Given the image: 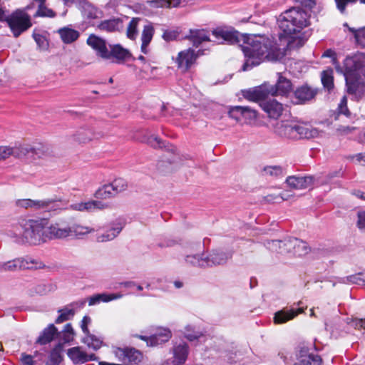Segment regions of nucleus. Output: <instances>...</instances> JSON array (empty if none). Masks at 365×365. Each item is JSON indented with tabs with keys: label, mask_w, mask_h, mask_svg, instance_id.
<instances>
[{
	"label": "nucleus",
	"mask_w": 365,
	"mask_h": 365,
	"mask_svg": "<svg viewBox=\"0 0 365 365\" xmlns=\"http://www.w3.org/2000/svg\"><path fill=\"white\" fill-rule=\"evenodd\" d=\"M214 42L228 44L240 43L245 58L242 71H246L259 66L264 61H277L284 56L277 42L269 37L261 35L241 34L228 28L217 27L212 31Z\"/></svg>",
	"instance_id": "nucleus-1"
},
{
	"label": "nucleus",
	"mask_w": 365,
	"mask_h": 365,
	"mask_svg": "<svg viewBox=\"0 0 365 365\" xmlns=\"http://www.w3.org/2000/svg\"><path fill=\"white\" fill-rule=\"evenodd\" d=\"M47 225L46 219H21L6 231V235L16 243L39 245L48 237Z\"/></svg>",
	"instance_id": "nucleus-2"
},
{
	"label": "nucleus",
	"mask_w": 365,
	"mask_h": 365,
	"mask_svg": "<svg viewBox=\"0 0 365 365\" xmlns=\"http://www.w3.org/2000/svg\"><path fill=\"white\" fill-rule=\"evenodd\" d=\"M309 15L302 9L292 8L281 14L279 27L283 34L293 37L309 24Z\"/></svg>",
	"instance_id": "nucleus-3"
},
{
	"label": "nucleus",
	"mask_w": 365,
	"mask_h": 365,
	"mask_svg": "<svg viewBox=\"0 0 365 365\" xmlns=\"http://www.w3.org/2000/svg\"><path fill=\"white\" fill-rule=\"evenodd\" d=\"M338 72L344 74L346 83L349 81L356 78L365 71V53H357L352 56L346 57L344 61V66H336Z\"/></svg>",
	"instance_id": "nucleus-4"
},
{
	"label": "nucleus",
	"mask_w": 365,
	"mask_h": 365,
	"mask_svg": "<svg viewBox=\"0 0 365 365\" xmlns=\"http://www.w3.org/2000/svg\"><path fill=\"white\" fill-rule=\"evenodd\" d=\"M7 23L16 38L32 26L29 14L22 11H17L9 16Z\"/></svg>",
	"instance_id": "nucleus-5"
},
{
	"label": "nucleus",
	"mask_w": 365,
	"mask_h": 365,
	"mask_svg": "<svg viewBox=\"0 0 365 365\" xmlns=\"http://www.w3.org/2000/svg\"><path fill=\"white\" fill-rule=\"evenodd\" d=\"M43 155V151L40 148L22 146L19 148H10L6 146L0 147V160H4L10 155H14L16 158H21L23 156H29L31 158H41Z\"/></svg>",
	"instance_id": "nucleus-6"
},
{
	"label": "nucleus",
	"mask_w": 365,
	"mask_h": 365,
	"mask_svg": "<svg viewBox=\"0 0 365 365\" xmlns=\"http://www.w3.org/2000/svg\"><path fill=\"white\" fill-rule=\"evenodd\" d=\"M311 349L304 344L298 347L296 356L299 365H322V358L311 352Z\"/></svg>",
	"instance_id": "nucleus-7"
},
{
	"label": "nucleus",
	"mask_w": 365,
	"mask_h": 365,
	"mask_svg": "<svg viewBox=\"0 0 365 365\" xmlns=\"http://www.w3.org/2000/svg\"><path fill=\"white\" fill-rule=\"evenodd\" d=\"M202 54V51L200 50L196 53L193 49L188 48L178 53L175 63L178 68L185 72L190 68L195 63L197 58Z\"/></svg>",
	"instance_id": "nucleus-8"
},
{
	"label": "nucleus",
	"mask_w": 365,
	"mask_h": 365,
	"mask_svg": "<svg viewBox=\"0 0 365 365\" xmlns=\"http://www.w3.org/2000/svg\"><path fill=\"white\" fill-rule=\"evenodd\" d=\"M127 182L123 178L115 179L112 183L105 185L98 189L96 192V196L101 198H108L125 190L127 188Z\"/></svg>",
	"instance_id": "nucleus-9"
},
{
	"label": "nucleus",
	"mask_w": 365,
	"mask_h": 365,
	"mask_svg": "<svg viewBox=\"0 0 365 365\" xmlns=\"http://www.w3.org/2000/svg\"><path fill=\"white\" fill-rule=\"evenodd\" d=\"M91 323V319L88 316H84L81 322V328L85 334L82 341L88 347L96 351L99 349L103 344V341L90 333L88 326Z\"/></svg>",
	"instance_id": "nucleus-10"
},
{
	"label": "nucleus",
	"mask_w": 365,
	"mask_h": 365,
	"mask_svg": "<svg viewBox=\"0 0 365 365\" xmlns=\"http://www.w3.org/2000/svg\"><path fill=\"white\" fill-rule=\"evenodd\" d=\"M46 239H61L71 236V225L64 220L58 221L50 226L46 225Z\"/></svg>",
	"instance_id": "nucleus-11"
},
{
	"label": "nucleus",
	"mask_w": 365,
	"mask_h": 365,
	"mask_svg": "<svg viewBox=\"0 0 365 365\" xmlns=\"http://www.w3.org/2000/svg\"><path fill=\"white\" fill-rule=\"evenodd\" d=\"M278 79L274 86L268 88V93L272 96H287L292 91V84L287 78L278 73Z\"/></svg>",
	"instance_id": "nucleus-12"
},
{
	"label": "nucleus",
	"mask_w": 365,
	"mask_h": 365,
	"mask_svg": "<svg viewBox=\"0 0 365 365\" xmlns=\"http://www.w3.org/2000/svg\"><path fill=\"white\" fill-rule=\"evenodd\" d=\"M37 268L33 260L29 261L24 258H17L6 262L0 263V271L14 272L19 269Z\"/></svg>",
	"instance_id": "nucleus-13"
},
{
	"label": "nucleus",
	"mask_w": 365,
	"mask_h": 365,
	"mask_svg": "<svg viewBox=\"0 0 365 365\" xmlns=\"http://www.w3.org/2000/svg\"><path fill=\"white\" fill-rule=\"evenodd\" d=\"M128 19V16H124L121 18L118 17L104 20L97 25V29L101 31L108 33L120 31L123 29L124 21Z\"/></svg>",
	"instance_id": "nucleus-14"
},
{
	"label": "nucleus",
	"mask_w": 365,
	"mask_h": 365,
	"mask_svg": "<svg viewBox=\"0 0 365 365\" xmlns=\"http://www.w3.org/2000/svg\"><path fill=\"white\" fill-rule=\"evenodd\" d=\"M284 245L290 248L289 255L296 257L304 256L310 251V247L307 245V243L298 238H288V242Z\"/></svg>",
	"instance_id": "nucleus-15"
},
{
	"label": "nucleus",
	"mask_w": 365,
	"mask_h": 365,
	"mask_svg": "<svg viewBox=\"0 0 365 365\" xmlns=\"http://www.w3.org/2000/svg\"><path fill=\"white\" fill-rule=\"evenodd\" d=\"M259 106L268 116L273 119L280 117L284 110L283 105L275 99L266 98L259 103Z\"/></svg>",
	"instance_id": "nucleus-16"
},
{
	"label": "nucleus",
	"mask_w": 365,
	"mask_h": 365,
	"mask_svg": "<svg viewBox=\"0 0 365 365\" xmlns=\"http://www.w3.org/2000/svg\"><path fill=\"white\" fill-rule=\"evenodd\" d=\"M171 336V331L168 329L159 328L158 329L156 332L152 334L150 336L147 337L140 336V338L145 341L148 345L154 346L167 342L168 341H169Z\"/></svg>",
	"instance_id": "nucleus-17"
},
{
	"label": "nucleus",
	"mask_w": 365,
	"mask_h": 365,
	"mask_svg": "<svg viewBox=\"0 0 365 365\" xmlns=\"http://www.w3.org/2000/svg\"><path fill=\"white\" fill-rule=\"evenodd\" d=\"M86 43L96 51L98 56L106 59L108 56L109 48L105 39L98 37L95 34H91L87 38Z\"/></svg>",
	"instance_id": "nucleus-18"
},
{
	"label": "nucleus",
	"mask_w": 365,
	"mask_h": 365,
	"mask_svg": "<svg viewBox=\"0 0 365 365\" xmlns=\"http://www.w3.org/2000/svg\"><path fill=\"white\" fill-rule=\"evenodd\" d=\"M274 133L280 137L296 140L295 123L293 121H280L274 126Z\"/></svg>",
	"instance_id": "nucleus-19"
},
{
	"label": "nucleus",
	"mask_w": 365,
	"mask_h": 365,
	"mask_svg": "<svg viewBox=\"0 0 365 365\" xmlns=\"http://www.w3.org/2000/svg\"><path fill=\"white\" fill-rule=\"evenodd\" d=\"M296 140L314 138L319 135L317 128L307 123H295Z\"/></svg>",
	"instance_id": "nucleus-20"
},
{
	"label": "nucleus",
	"mask_w": 365,
	"mask_h": 365,
	"mask_svg": "<svg viewBox=\"0 0 365 365\" xmlns=\"http://www.w3.org/2000/svg\"><path fill=\"white\" fill-rule=\"evenodd\" d=\"M304 312L303 308H284L274 314L273 320L274 324H279L287 322L289 320L293 319L296 317L299 314H301Z\"/></svg>",
	"instance_id": "nucleus-21"
},
{
	"label": "nucleus",
	"mask_w": 365,
	"mask_h": 365,
	"mask_svg": "<svg viewBox=\"0 0 365 365\" xmlns=\"http://www.w3.org/2000/svg\"><path fill=\"white\" fill-rule=\"evenodd\" d=\"M123 227V223L119 220L113 222L107 227L105 233L99 235L97 237V241L99 242H105L113 240L119 235Z\"/></svg>",
	"instance_id": "nucleus-22"
},
{
	"label": "nucleus",
	"mask_w": 365,
	"mask_h": 365,
	"mask_svg": "<svg viewBox=\"0 0 365 365\" xmlns=\"http://www.w3.org/2000/svg\"><path fill=\"white\" fill-rule=\"evenodd\" d=\"M232 252H224L219 250H212L208 255H206L207 267L225 264L232 257Z\"/></svg>",
	"instance_id": "nucleus-23"
},
{
	"label": "nucleus",
	"mask_w": 365,
	"mask_h": 365,
	"mask_svg": "<svg viewBox=\"0 0 365 365\" xmlns=\"http://www.w3.org/2000/svg\"><path fill=\"white\" fill-rule=\"evenodd\" d=\"M313 180L312 176L292 175L287 178L286 182L291 188L302 190L312 186Z\"/></svg>",
	"instance_id": "nucleus-24"
},
{
	"label": "nucleus",
	"mask_w": 365,
	"mask_h": 365,
	"mask_svg": "<svg viewBox=\"0 0 365 365\" xmlns=\"http://www.w3.org/2000/svg\"><path fill=\"white\" fill-rule=\"evenodd\" d=\"M189 354V346L185 342L175 344L173 348V364L182 365L185 364Z\"/></svg>",
	"instance_id": "nucleus-25"
},
{
	"label": "nucleus",
	"mask_w": 365,
	"mask_h": 365,
	"mask_svg": "<svg viewBox=\"0 0 365 365\" xmlns=\"http://www.w3.org/2000/svg\"><path fill=\"white\" fill-rule=\"evenodd\" d=\"M117 355L125 364H136L141 361V353L134 348L119 349Z\"/></svg>",
	"instance_id": "nucleus-26"
},
{
	"label": "nucleus",
	"mask_w": 365,
	"mask_h": 365,
	"mask_svg": "<svg viewBox=\"0 0 365 365\" xmlns=\"http://www.w3.org/2000/svg\"><path fill=\"white\" fill-rule=\"evenodd\" d=\"M79 9L83 16L88 20L97 19L103 16V11L88 1H81Z\"/></svg>",
	"instance_id": "nucleus-27"
},
{
	"label": "nucleus",
	"mask_w": 365,
	"mask_h": 365,
	"mask_svg": "<svg viewBox=\"0 0 365 365\" xmlns=\"http://www.w3.org/2000/svg\"><path fill=\"white\" fill-rule=\"evenodd\" d=\"M131 54L128 50L123 48L120 44L109 45L108 59H115L117 63H122L130 58Z\"/></svg>",
	"instance_id": "nucleus-28"
},
{
	"label": "nucleus",
	"mask_w": 365,
	"mask_h": 365,
	"mask_svg": "<svg viewBox=\"0 0 365 365\" xmlns=\"http://www.w3.org/2000/svg\"><path fill=\"white\" fill-rule=\"evenodd\" d=\"M269 94L268 93V88L266 86L256 87L253 89H249L243 91V96L253 102L265 101L267 96Z\"/></svg>",
	"instance_id": "nucleus-29"
},
{
	"label": "nucleus",
	"mask_w": 365,
	"mask_h": 365,
	"mask_svg": "<svg viewBox=\"0 0 365 365\" xmlns=\"http://www.w3.org/2000/svg\"><path fill=\"white\" fill-rule=\"evenodd\" d=\"M62 201L57 199L33 200V208L44 211H56L61 209Z\"/></svg>",
	"instance_id": "nucleus-30"
},
{
	"label": "nucleus",
	"mask_w": 365,
	"mask_h": 365,
	"mask_svg": "<svg viewBox=\"0 0 365 365\" xmlns=\"http://www.w3.org/2000/svg\"><path fill=\"white\" fill-rule=\"evenodd\" d=\"M85 303V301L76 302L71 304L69 306L58 309V312L59 313V315L55 320V323L61 324L71 319L75 314V310L73 308H69V307H76L81 308L84 306Z\"/></svg>",
	"instance_id": "nucleus-31"
},
{
	"label": "nucleus",
	"mask_w": 365,
	"mask_h": 365,
	"mask_svg": "<svg viewBox=\"0 0 365 365\" xmlns=\"http://www.w3.org/2000/svg\"><path fill=\"white\" fill-rule=\"evenodd\" d=\"M186 38L195 47H198L203 42L212 41L210 38L209 31L205 29H190Z\"/></svg>",
	"instance_id": "nucleus-32"
},
{
	"label": "nucleus",
	"mask_w": 365,
	"mask_h": 365,
	"mask_svg": "<svg viewBox=\"0 0 365 365\" xmlns=\"http://www.w3.org/2000/svg\"><path fill=\"white\" fill-rule=\"evenodd\" d=\"M317 92L309 86L304 85L299 87L294 91L297 103H304L314 98Z\"/></svg>",
	"instance_id": "nucleus-33"
},
{
	"label": "nucleus",
	"mask_w": 365,
	"mask_h": 365,
	"mask_svg": "<svg viewBox=\"0 0 365 365\" xmlns=\"http://www.w3.org/2000/svg\"><path fill=\"white\" fill-rule=\"evenodd\" d=\"M70 208L76 211H93L96 210H101L104 208V205L98 200H90L87 202H81L70 205Z\"/></svg>",
	"instance_id": "nucleus-34"
},
{
	"label": "nucleus",
	"mask_w": 365,
	"mask_h": 365,
	"mask_svg": "<svg viewBox=\"0 0 365 365\" xmlns=\"http://www.w3.org/2000/svg\"><path fill=\"white\" fill-rule=\"evenodd\" d=\"M59 333L58 332L57 328L54 326L53 324H50L46 328H45L38 339H36V343L45 345L50 342H51L56 336H57Z\"/></svg>",
	"instance_id": "nucleus-35"
},
{
	"label": "nucleus",
	"mask_w": 365,
	"mask_h": 365,
	"mask_svg": "<svg viewBox=\"0 0 365 365\" xmlns=\"http://www.w3.org/2000/svg\"><path fill=\"white\" fill-rule=\"evenodd\" d=\"M101 135L93 133L89 128H81L73 135V140L78 143H86L93 138H98Z\"/></svg>",
	"instance_id": "nucleus-36"
},
{
	"label": "nucleus",
	"mask_w": 365,
	"mask_h": 365,
	"mask_svg": "<svg viewBox=\"0 0 365 365\" xmlns=\"http://www.w3.org/2000/svg\"><path fill=\"white\" fill-rule=\"evenodd\" d=\"M154 35V28L152 24L149 23L144 26L141 35V51L143 53H148V46Z\"/></svg>",
	"instance_id": "nucleus-37"
},
{
	"label": "nucleus",
	"mask_w": 365,
	"mask_h": 365,
	"mask_svg": "<svg viewBox=\"0 0 365 365\" xmlns=\"http://www.w3.org/2000/svg\"><path fill=\"white\" fill-rule=\"evenodd\" d=\"M58 33L62 41L66 44L76 41L80 36V34L78 31L69 27H63L59 29L58 30Z\"/></svg>",
	"instance_id": "nucleus-38"
},
{
	"label": "nucleus",
	"mask_w": 365,
	"mask_h": 365,
	"mask_svg": "<svg viewBox=\"0 0 365 365\" xmlns=\"http://www.w3.org/2000/svg\"><path fill=\"white\" fill-rule=\"evenodd\" d=\"M67 355L75 364H82L86 362V353L82 351L79 346L68 349Z\"/></svg>",
	"instance_id": "nucleus-39"
},
{
	"label": "nucleus",
	"mask_w": 365,
	"mask_h": 365,
	"mask_svg": "<svg viewBox=\"0 0 365 365\" xmlns=\"http://www.w3.org/2000/svg\"><path fill=\"white\" fill-rule=\"evenodd\" d=\"M63 344L58 343L51 351L46 365H59L63 360Z\"/></svg>",
	"instance_id": "nucleus-40"
},
{
	"label": "nucleus",
	"mask_w": 365,
	"mask_h": 365,
	"mask_svg": "<svg viewBox=\"0 0 365 365\" xmlns=\"http://www.w3.org/2000/svg\"><path fill=\"white\" fill-rule=\"evenodd\" d=\"M288 242V239L284 240H272L268 242V247L272 252H276L281 255H286L289 253L290 248H288L284 245Z\"/></svg>",
	"instance_id": "nucleus-41"
},
{
	"label": "nucleus",
	"mask_w": 365,
	"mask_h": 365,
	"mask_svg": "<svg viewBox=\"0 0 365 365\" xmlns=\"http://www.w3.org/2000/svg\"><path fill=\"white\" fill-rule=\"evenodd\" d=\"M186 263L195 267H207L206 256L205 255H189L185 257Z\"/></svg>",
	"instance_id": "nucleus-42"
},
{
	"label": "nucleus",
	"mask_w": 365,
	"mask_h": 365,
	"mask_svg": "<svg viewBox=\"0 0 365 365\" xmlns=\"http://www.w3.org/2000/svg\"><path fill=\"white\" fill-rule=\"evenodd\" d=\"M347 91L357 101H360L365 97V83L350 84L348 86Z\"/></svg>",
	"instance_id": "nucleus-43"
},
{
	"label": "nucleus",
	"mask_w": 365,
	"mask_h": 365,
	"mask_svg": "<svg viewBox=\"0 0 365 365\" xmlns=\"http://www.w3.org/2000/svg\"><path fill=\"white\" fill-rule=\"evenodd\" d=\"M71 236L81 237L95 231L93 228L74 223L71 225Z\"/></svg>",
	"instance_id": "nucleus-44"
},
{
	"label": "nucleus",
	"mask_w": 365,
	"mask_h": 365,
	"mask_svg": "<svg viewBox=\"0 0 365 365\" xmlns=\"http://www.w3.org/2000/svg\"><path fill=\"white\" fill-rule=\"evenodd\" d=\"M322 83L329 92L334 88V78L332 69L324 71L322 73Z\"/></svg>",
	"instance_id": "nucleus-45"
},
{
	"label": "nucleus",
	"mask_w": 365,
	"mask_h": 365,
	"mask_svg": "<svg viewBox=\"0 0 365 365\" xmlns=\"http://www.w3.org/2000/svg\"><path fill=\"white\" fill-rule=\"evenodd\" d=\"M344 26L348 27L349 30L354 34L356 43L363 48H365V27L358 30L354 28L349 27L347 23Z\"/></svg>",
	"instance_id": "nucleus-46"
},
{
	"label": "nucleus",
	"mask_w": 365,
	"mask_h": 365,
	"mask_svg": "<svg viewBox=\"0 0 365 365\" xmlns=\"http://www.w3.org/2000/svg\"><path fill=\"white\" fill-rule=\"evenodd\" d=\"M140 21V19L139 18H133L130 23L128 24V26L127 27V31L126 34L128 38L130 39H135L138 35V25L139 21Z\"/></svg>",
	"instance_id": "nucleus-47"
},
{
	"label": "nucleus",
	"mask_w": 365,
	"mask_h": 365,
	"mask_svg": "<svg viewBox=\"0 0 365 365\" xmlns=\"http://www.w3.org/2000/svg\"><path fill=\"white\" fill-rule=\"evenodd\" d=\"M262 173L266 176L278 177L283 175V168L279 165H269L264 167Z\"/></svg>",
	"instance_id": "nucleus-48"
},
{
	"label": "nucleus",
	"mask_w": 365,
	"mask_h": 365,
	"mask_svg": "<svg viewBox=\"0 0 365 365\" xmlns=\"http://www.w3.org/2000/svg\"><path fill=\"white\" fill-rule=\"evenodd\" d=\"M74 336V330L71 324H66L61 334V339L63 343H69L73 341Z\"/></svg>",
	"instance_id": "nucleus-49"
},
{
	"label": "nucleus",
	"mask_w": 365,
	"mask_h": 365,
	"mask_svg": "<svg viewBox=\"0 0 365 365\" xmlns=\"http://www.w3.org/2000/svg\"><path fill=\"white\" fill-rule=\"evenodd\" d=\"M143 8L145 9L148 8H161V7H167L170 8V6L168 5V0H151V1H147L145 3H144L143 5Z\"/></svg>",
	"instance_id": "nucleus-50"
},
{
	"label": "nucleus",
	"mask_w": 365,
	"mask_h": 365,
	"mask_svg": "<svg viewBox=\"0 0 365 365\" xmlns=\"http://www.w3.org/2000/svg\"><path fill=\"white\" fill-rule=\"evenodd\" d=\"M347 281L353 284L365 286V271L347 277Z\"/></svg>",
	"instance_id": "nucleus-51"
},
{
	"label": "nucleus",
	"mask_w": 365,
	"mask_h": 365,
	"mask_svg": "<svg viewBox=\"0 0 365 365\" xmlns=\"http://www.w3.org/2000/svg\"><path fill=\"white\" fill-rule=\"evenodd\" d=\"M244 106H234L229 109L228 115L230 118L240 121L242 120V115L243 114Z\"/></svg>",
	"instance_id": "nucleus-52"
},
{
	"label": "nucleus",
	"mask_w": 365,
	"mask_h": 365,
	"mask_svg": "<svg viewBox=\"0 0 365 365\" xmlns=\"http://www.w3.org/2000/svg\"><path fill=\"white\" fill-rule=\"evenodd\" d=\"M99 298V303L101 302H109L110 301L120 299L123 297V294L116 293V294H107V293H101L98 294Z\"/></svg>",
	"instance_id": "nucleus-53"
},
{
	"label": "nucleus",
	"mask_w": 365,
	"mask_h": 365,
	"mask_svg": "<svg viewBox=\"0 0 365 365\" xmlns=\"http://www.w3.org/2000/svg\"><path fill=\"white\" fill-rule=\"evenodd\" d=\"M337 109L339 114H343L347 118H351V113L347 108V98L346 96L342 97Z\"/></svg>",
	"instance_id": "nucleus-54"
},
{
	"label": "nucleus",
	"mask_w": 365,
	"mask_h": 365,
	"mask_svg": "<svg viewBox=\"0 0 365 365\" xmlns=\"http://www.w3.org/2000/svg\"><path fill=\"white\" fill-rule=\"evenodd\" d=\"M36 15L44 17L53 18L56 16L55 12L44 6V4L38 5V9L36 11Z\"/></svg>",
	"instance_id": "nucleus-55"
},
{
	"label": "nucleus",
	"mask_w": 365,
	"mask_h": 365,
	"mask_svg": "<svg viewBox=\"0 0 365 365\" xmlns=\"http://www.w3.org/2000/svg\"><path fill=\"white\" fill-rule=\"evenodd\" d=\"M351 327H354L356 329H362V335L364 339H365V319H354L351 322Z\"/></svg>",
	"instance_id": "nucleus-56"
},
{
	"label": "nucleus",
	"mask_w": 365,
	"mask_h": 365,
	"mask_svg": "<svg viewBox=\"0 0 365 365\" xmlns=\"http://www.w3.org/2000/svg\"><path fill=\"white\" fill-rule=\"evenodd\" d=\"M179 33L175 30H165L163 34V38L166 41L175 40Z\"/></svg>",
	"instance_id": "nucleus-57"
},
{
	"label": "nucleus",
	"mask_w": 365,
	"mask_h": 365,
	"mask_svg": "<svg viewBox=\"0 0 365 365\" xmlns=\"http://www.w3.org/2000/svg\"><path fill=\"white\" fill-rule=\"evenodd\" d=\"M185 330L186 332L185 334V337L189 341H194L199 339L202 336V334L198 331L194 332L193 334L190 333V331L192 330L191 326H187L185 327Z\"/></svg>",
	"instance_id": "nucleus-58"
},
{
	"label": "nucleus",
	"mask_w": 365,
	"mask_h": 365,
	"mask_svg": "<svg viewBox=\"0 0 365 365\" xmlns=\"http://www.w3.org/2000/svg\"><path fill=\"white\" fill-rule=\"evenodd\" d=\"M257 117L256 111L253 109L247 106H244L243 114L242 115V118H245L246 119H255Z\"/></svg>",
	"instance_id": "nucleus-59"
},
{
	"label": "nucleus",
	"mask_w": 365,
	"mask_h": 365,
	"mask_svg": "<svg viewBox=\"0 0 365 365\" xmlns=\"http://www.w3.org/2000/svg\"><path fill=\"white\" fill-rule=\"evenodd\" d=\"M148 143L154 148H161L164 145L163 142L155 135H151L148 139Z\"/></svg>",
	"instance_id": "nucleus-60"
},
{
	"label": "nucleus",
	"mask_w": 365,
	"mask_h": 365,
	"mask_svg": "<svg viewBox=\"0 0 365 365\" xmlns=\"http://www.w3.org/2000/svg\"><path fill=\"white\" fill-rule=\"evenodd\" d=\"M357 226L361 231H365V212L358 213Z\"/></svg>",
	"instance_id": "nucleus-61"
},
{
	"label": "nucleus",
	"mask_w": 365,
	"mask_h": 365,
	"mask_svg": "<svg viewBox=\"0 0 365 365\" xmlns=\"http://www.w3.org/2000/svg\"><path fill=\"white\" fill-rule=\"evenodd\" d=\"M356 129V128L354 126L340 125L337 128V131L341 135H348L355 131Z\"/></svg>",
	"instance_id": "nucleus-62"
},
{
	"label": "nucleus",
	"mask_w": 365,
	"mask_h": 365,
	"mask_svg": "<svg viewBox=\"0 0 365 365\" xmlns=\"http://www.w3.org/2000/svg\"><path fill=\"white\" fill-rule=\"evenodd\" d=\"M21 361L23 365H34L33 356L25 353L21 354Z\"/></svg>",
	"instance_id": "nucleus-63"
},
{
	"label": "nucleus",
	"mask_w": 365,
	"mask_h": 365,
	"mask_svg": "<svg viewBox=\"0 0 365 365\" xmlns=\"http://www.w3.org/2000/svg\"><path fill=\"white\" fill-rule=\"evenodd\" d=\"M284 200L283 196L274 194L267 195L264 197V200L268 202H278Z\"/></svg>",
	"instance_id": "nucleus-64"
}]
</instances>
